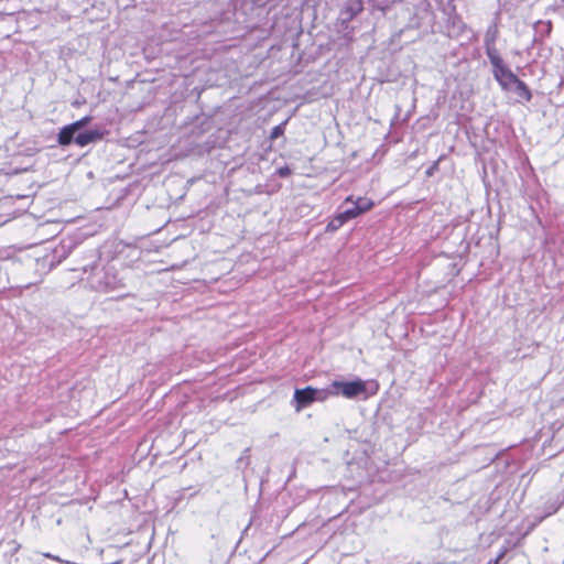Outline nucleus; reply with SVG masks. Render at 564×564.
<instances>
[{"label": "nucleus", "instance_id": "nucleus-1", "mask_svg": "<svg viewBox=\"0 0 564 564\" xmlns=\"http://www.w3.org/2000/svg\"><path fill=\"white\" fill-rule=\"evenodd\" d=\"M333 394L343 395L346 399H354L359 395L367 398L368 387L367 382L361 379H355L352 381L335 380L332 382Z\"/></svg>", "mask_w": 564, "mask_h": 564}, {"label": "nucleus", "instance_id": "nucleus-2", "mask_svg": "<svg viewBox=\"0 0 564 564\" xmlns=\"http://www.w3.org/2000/svg\"><path fill=\"white\" fill-rule=\"evenodd\" d=\"M489 62L492 66V75L501 88L503 90H511L518 77L512 73L500 55H494L492 58H489Z\"/></svg>", "mask_w": 564, "mask_h": 564}, {"label": "nucleus", "instance_id": "nucleus-3", "mask_svg": "<svg viewBox=\"0 0 564 564\" xmlns=\"http://www.w3.org/2000/svg\"><path fill=\"white\" fill-rule=\"evenodd\" d=\"M93 120L91 116H85L70 124L65 126L58 133V143L61 145H69L73 142L74 135L83 128H85Z\"/></svg>", "mask_w": 564, "mask_h": 564}, {"label": "nucleus", "instance_id": "nucleus-4", "mask_svg": "<svg viewBox=\"0 0 564 564\" xmlns=\"http://www.w3.org/2000/svg\"><path fill=\"white\" fill-rule=\"evenodd\" d=\"M364 9L361 0H347L339 13L343 23H348Z\"/></svg>", "mask_w": 564, "mask_h": 564}, {"label": "nucleus", "instance_id": "nucleus-5", "mask_svg": "<svg viewBox=\"0 0 564 564\" xmlns=\"http://www.w3.org/2000/svg\"><path fill=\"white\" fill-rule=\"evenodd\" d=\"M498 28L497 25L492 24L490 25L486 33H485V47H486V54H487V57L488 59L489 58H492V56H499V52L498 50L496 48V41L498 39Z\"/></svg>", "mask_w": 564, "mask_h": 564}, {"label": "nucleus", "instance_id": "nucleus-6", "mask_svg": "<svg viewBox=\"0 0 564 564\" xmlns=\"http://www.w3.org/2000/svg\"><path fill=\"white\" fill-rule=\"evenodd\" d=\"M315 388L307 387L305 389H296L294 392V400L296 401V411L314 402Z\"/></svg>", "mask_w": 564, "mask_h": 564}, {"label": "nucleus", "instance_id": "nucleus-7", "mask_svg": "<svg viewBox=\"0 0 564 564\" xmlns=\"http://www.w3.org/2000/svg\"><path fill=\"white\" fill-rule=\"evenodd\" d=\"M102 135V132L99 130H89L74 135L73 141L79 147H86L90 143L101 140Z\"/></svg>", "mask_w": 564, "mask_h": 564}, {"label": "nucleus", "instance_id": "nucleus-8", "mask_svg": "<svg viewBox=\"0 0 564 564\" xmlns=\"http://www.w3.org/2000/svg\"><path fill=\"white\" fill-rule=\"evenodd\" d=\"M517 96L519 97L520 101H530L532 98V94L524 82L520 80L519 78L517 82L513 83L512 89Z\"/></svg>", "mask_w": 564, "mask_h": 564}, {"label": "nucleus", "instance_id": "nucleus-9", "mask_svg": "<svg viewBox=\"0 0 564 564\" xmlns=\"http://www.w3.org/2000/svg\"><path fill=\"white\" fill-rule=\"evenodd\" d=\"M345 203H352L361 214L370 210L373 207V202L368 197H358L356 200H354L352 196H349L346 198Z\"/></svg>", "mask_w": 564, "mask_h": 564}, {"label": "nucleus", "instance_id": "nucleus-10", "mask_svg": "<svg viewBox=\"0 0 564 564\" xmlns=\"http://www.w3.org/2000/svg\"><path fill=\"white\" fill-rule=\"evenodd\" d=\"M346 223V220H344V217L341 216V214L339 213L337 216H335L326 226V230L327 231H336L338 230L344 224Z\"/></svg>", "mask_w": 564, "mask_h": 564}, {"label": "nucleus", "instance_id": "nucleus-11", "mask_svg": "<svg viewBox=\"0 0 564 564\" xmlns=\"http://www.w3.org/2000/svg\"><path fill=\"white\" fill-rule=\"evenodd\" d=\"M329 395H334L333 394V389H332V384L329 386L328 389H315V393H314V402L315 401H319V402H323L325 401Z\"/></svg>", "mask_w": 564, "mask_h": 564}, {"label": "nucleus", "instance_id": "nucleus-12", "mask_svg": "<svg viewBox=\"0 0 564 564\" xmlns=\"http://www.w3.org/2000/svg\"><path fill=\"white\" fill-rule=\"evenodd\" d=\"M340 214L344 217V220H346V223L361 215V213L356 208V205H354L351 208L345 209Z\"/></svg>", "mask_w": 564, "mask_h": 564}, {"label": "nucleus", "instance_id": "nucleus-13", "mask_svg": "<svg viewBox=\"0 0 564 564\" xmlns=\"http://www.w3.org/2000/svg\"><path fill=\"white\" fill-rule=\"evenodd\" d=\"M284 132V124H279L276 127H274L271 131V134H270V138L271 139H276L279 138L280 135H282Z\"/></svg>", "mask_w": 564, "mask_h": 564}, {"label": "nucleus", "instance_id": "nucleus-14", "mask_svg": "<svg viewBox=\"0 0 564 564\" xmlns=\"http://www.w3.org/2000/svg\"><path fill=\"white\" fill-rule=\"evenodd\" d=\"M43 555L45 557L53 558L55 561L62 562V560L58 556L52 555L50 553H44ZM63 563H65V564H76V563H73V562H69V561H63Z\"/></svg>", "mask_w": 564, "mask_h": 564}, {"label": "nucleus", "instance_id": "nucleus-15", "mask_svg": "<svg viewBox=\"0 0 564 564\" xmlns=\"http://www.w3.org/2000/svg\"><path fill=\"white\" fill-rule=\"evenodd\" d=\"M376 6H377L380 10H382V11L386 9V7H383V6H380V4H376Z\"/></svg>", "mask_w": 564, "mask_h": 564}, {"label": "nucleus", "instance_id": "nucleus-16", "mask_svg": "<svg viewBox=\"0 0 564 564\" xmlns=\"http://www.w3.org/2000/svg\"><path fill=\"white\" fill-rule=\"evenodd\" d=\"M286 173H288V171H284V170H281V171H280V174H281V175H285Z\"/></svg>", "mask_w": 564, "mask_h": 564}, {"label": "nucleus", "instance_id": "nucleus-17", "mask_svg": "<svg viewBox=\"0 0 564 564\" xmlns=\"http://www.w3.org/2000/svg\"><path fill=\"white\" fill-rule=\"evenodd\" d=\"M377 391V387H375V389L371 391V394L376 393Z\"/></svg>", "mask_w": 564, "mask_h": 564}, {"label": "nucleus", "instance_id": "nucleus-18", "mask_svg": "<svg viewBox=\"0 0 564 564\" xmlns=\"http://www.w3.org/2000/svg\"><path fill=\"white\" fill-rule=\"evenodd\" d=\"M500 557H501V556H499V557L494 562V564H497Z\"/></svg>", "mask_w": 564, "mask_h": 564}]
</instances>
